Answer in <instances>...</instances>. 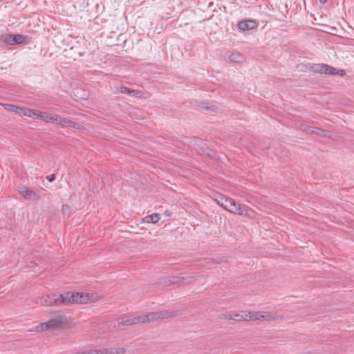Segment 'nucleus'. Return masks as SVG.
Listing matches in <instances>:
<instances>
[{"instance_id": "14", "label": "nucleus", "mask_w": 354, "mask_h": 354, "mask_svg": "<svg viewBox=\"0 0 354 354\" xmlns=\"http://www.w3.org/2000/svg\"><path fill=\"white\" fill-rule=\"evenodd\" d=\"M138 324H140L138 316L131 318V319H123L119 322V324H121L122 326H131V325H136Z\"/></svg>"}, {"instance_id": "22", "label": "nucleus", "mask_w": 354, "mask_h": 354, "mask_svg": "<svg viewBox=\"0 0 354 354\" xmlns=\"http://www.w3.org/2000/svg\"><path fill=\"white\" fill-rule=\"evenodd\" d=\"M65 127L78 129L80 127V124L67 118Z\"/></svg>"}, {"instance_id": "23", "label": "nucleus", "mask_w": 354, "mask_h": 354, "mask_svg": "<svg viewBox=\"0 0 354 354\" xmlns=\"http://www.w3.org/2000/svg\"><path fill=\"white\" fill-rule=\"evenodd\" d=\"M198 279V275H190V276H187L186 277H184V283H186V284H189L192 282H194V281H197Z\"/></svg>"}, {"instance_id": "25", "label": "nucleus", "mask_w": 354, "mask_h": 354, "mask_svg": "<svg viewBox=\"0 0 354 354\" xmlns=\"http://www.w3.org/2000/svg\"><path fill=\"white\" fill-rule=\"evenodd\" d=\"M61 116H59V115H57V114H55V115H50V120L49 122H52V123H55V124H59V120H61Z\"/></svg>"}, {"instance_id": "17", "label": "nucleus", "mask_w": 354, "mask_h": 354, "mask_svg": "<svg viewBox=\"0 0 354 354\" xmlns=\"http://www.w3.org/2000/svg\"><path fill=\"white\" fill-rule=\"evenodd\" d=\"M12 38V34H2L0 36V41L8 45H13V40Z\"/></svg>"}, {"instance_id": "26", "label": "nucleus", "mask_w": 354, "mask_h": 354, "mask_svg": "<svg viewBox=\"0 0 354 354\" xmlns=\"http://www.w3.org/2000/svg\"><path fill=\"white\" fill-rule=\"evenodd\" d=\"M302 130L307 133H313L315 128L308 126V127H305L304 129H302Z\"/></svg>"}, {"instance_id": "32", "label": "nucleus", "mask_w": 354, "mask_h": 354, "mask_svg": "<svg viewBox=\"0 0 354 354\" xmlns=\"http://www.w3.org/2000/svg\"><path fill=\"white\" fill-rule=\"evenodd\" d=\"M319 1H320V2H322L323 3H326V0H319Z\"/></svg>"}, {"instance_id": "16", "label": "nucleus", "mask_w": 354, "mask_h": 354, "mask_svg": "<svg viewBox=\"0 0 354 354\" xmlns=\"http://www.w3.org/2000/svg\"><path fill=\"white\" fill-rule=\"evenodd\" d=\"M225 319L234 320L240 322V318H242L240 313L230 312L223 315Z\"/></svg>"}, {"instance_id": "15", "label": "nucleus", "mask_w": 354, "mask_h": 354, "mask_svg": "<svg viewBox=\"0 0 354 354\" xmlns=\"http://www.w3.org/2000/svg\"><path fill=\"white\" fill-rule=\"evenodd\" d=\"M183 281H184V277L174 276V277H171L168 278L167 279V281H165V284L169 286V285H172V284L180 283Z\"/></svg>"}, {"instance_id": "10", "label": "nucleus", "mask_w": 354, "mask_h": 354, "mask_svg": "<svg viewBox=\"0 0 354 354\" xmlns=\"http://www.w3.org/2000/svg\"><path fill=\"white\" fill-rule=\"evenodd\" d=\"M41 111L25 108L22 112V116L31 118L32 119H39Z\"/></svg>"}, {"instance_id": "7", "label": "nucleus", "mask_w": 354, "mask_h": 354, "mask_svg": "<svg viewBox=\"0 0 354 354\" xmlns=\"http://www.w3.org/2000/svg\"><path fill=\"white\" fill-rule=\"evenodd\" d=\"M257 26L254 20H243L238 24V28L241 31H248L257 28Z\"/></svg>"}, {"instance_id": "35", "label": "nucleus", "mask_w": 354, "mask_h": 354, "mask_svg": "<svg viewBox=\"0 0 354 354\" xmlns=\"http://www.w3.org/2000/svg\"><path fill=\"white\" fill-rule=\"evenodd\" d=\"M212 107H213V108H212L211 109H212V110H214V108H215V106H213Z\"/></svg>"}, {"instance_id": "3", "label": "nucleus", "mask_w": 354, "mask_h": 354, "mask_svg": "<svg viewBox=\"0 0 354 354\" xmlns=\"http://www.w3.org/2000/svg\"><path fill=\"white\" fill-rule=\"evenodd\" d=\"M303 67L304 68L302 69V71L304 72L313 71L314 73L319 74L330 75H338L339 76H344L346 75V72L344 70H338L336 68L326 64H310L308 65H304L303 66Z\"/></svg>"}, {"instance_id": "29", "label": "nucleus", "mask_w": 354, "mask_h": 354, "mask_svg": "<svg viewBox=\"0 0 354 354\" xmlns=\"http://www.w3.org/2000/svg\"><path fill=\"white\" fill-rule=\"evenodd\" d=\"M46 178L49 182H53L55 180V175L51 174V175L47 176Z\"/></svg>"}, {"instance_id": "11", "label": "nucleus", "mask_w": 354, "mask_h": 354, "mask_svg": "<svg viewBox=\"0 0 354 354\" xmlns=\"http://www.w3.org/2000/svg\"><path fill=\"white\" fill-rule=\"evenodd\" d=\"M19 192L26 199H30L32 196H36V194L32 190L26 186L21 187Z\"/></svg>"}, {"instance_id": "19", "label": "nucleus", "mask_w": 354, "mask_h": 354, "mask_svg": "<svg viewBox=\"0 0 354 354\" xmlns=\"http://www.w3.org/2000/svg\"><path fill=\"white\" fill-rule=\"evenodd\" d=\"M314 134L324 138H329L330 136V133L328 131L319 129V128H315Z\"/></svg>"}, {"instance_id": "33", "label": "nucleus", "mask_w": 354, "mask_h": 354, "mask_svg": "<svg viewBox=\"0 0 354 354\" xmlns=\"http://www.w3.org/2000/svg\"><path fill=\"white\" fill-rule=\"evenodd\" d=\"M202 151H203V153H205V149H203Z\"/></svg>"}, {"instance_id": "1", "label": "nucleus", "mask_w": 354, "mask_h": 354, "mask_svg": "<svg viewBox=\"0 0 354 354\" xmlns=\"http://www.w3.org/2000/svg\"><path fill=\"white\" fill-rule=\"evenodd\" d=\"M53 304L55 306H67L74 304H86L94 301L97 296L93 294L66 292L62 294H53Z\"/></svg>"}, {"instance_id": "30", "label": "nucleus", "mask_w": 354, "mask_h": 354, "mask_svg": "<svg viewBox=\"0 0 354 354\" xmlns=\"http://www.w3.org/2000/svg\"><path fill=\"white\" fill-rule=\"evenodd\" d=\"M164 214L166 216H170L171 213L169 212V211L166 210L165 212H164Z\"/></svg>"}, {"instance_id": "27", "label": "nucleus", "mask_w": 354, "mask_h": 354, "mask_svg": "<svg viewBox=\"0 0 354 354\" xmlns=\"http://www.w3.org/2000/svg\"><path fill=\"white\" fill-rule=\"evenodd\" d=\"M241 316L242 317V318H240V322L250 320V319H249L250 312L244 313V314H241Z\"/></svg>"}, {"instance_id": "31", "label": "nucleus", "mask_w": 354, "mask_h": 354, "mask_svg": "<svg viewBox=\"0 0 354 354\" xmlns=\"http://www.w3.org/2000/svg\"><path fill=\"white\" fill-rule=\"evenodd\" d=\"M69 207L67 205H63V210L65 211V210H67V209H68Z\"/></svg>"}, {"instance_id": "18", "label": "nucleus", "mask_w": 354, "mask_h": 354, "mask_svg": "<svg viewBox=\"0 0 354 354\" xmlns=\"http://www.w3.org/2000/svg\"><path fill=\"white\" fill-rule=\"evenodd\" d=\"M13 45L15 44H22L25 43L26 37L23 35L16 34L12 35Z\"/></svg>"}, {"instance_id": "6", "label": "nucleus", "mask_w": 354, "mask_h": 354, "mask_svg": "<svg viewBox=\"0 0 354 354\" xmlns=\"http://www.w3.org/2000/svg\"><path fill=\"white\" fill-rule=\"evenodd\" d=\"M95 354H124L126 349L123 347L103 348L94 349Z\"/></svg>"}, {"instance_id": "28", "label": "nucleus", "mask_w": 354, "mask_h": 354, "mask_svg": "<svg viewBox=\"0 0 354 354\" xmlns=\"http://www.w3.org/2000/svg\"><path fill=\"white\" fill-rule=\"evenodd\" d=\"M66 120H67V118L62 117L61 120H59V124L62 125V127H65Z\"/></svg>"}, {"instance_id": "2", "label": "nucleus", "mask_w": 354, "mask_h": 354, "mask_svg": "<svg viewBox=\"0 0 354 354\" xmlns=\"http://www.w3.org/2000/svg\"><path fill=\"white\" fill-rule=\"evenodd\" d=\"M215 201L221 207L224 208L225 209L232 212L233 214L246 216V213L245 211L246 210V206H241L240 204H238L235 202V201L231 198L226 197L224 195H219Z\"/></svg>"}, {"instance_id": "13", "label": "nucleus", "mask_w": 354, "mask_h": 354, "mask_svg": "<svg viewBox=\"0 0 354 354\" xmlns=\"http://www.w3.org/2000/svg\"><path fill=\"white\" fill-rule=\"evenodd\" d=\"M282 316L277 315V314H271L266 312H261V319L271 321L281 319Z\"/></svg>"}, {"instance_id": "21", "label": "nucleus", "mask_w": 354, "mask_h": 354, "mask_svg": "<svg viewBox=\"0 0 354 354\" xmlns=\"http://www.w3.org/2000/svg\"><path fill=\"white\" fill-rule=\"evenodd\" d=\"M40 115L39 116V119L46 122H49L50 120V115L51 114L47 113V112H44V111H41V113H39Z\"/></svg>"}, {"instance_id": "20", "label": "nucleus", "mask_w": 354, "mask_h": 354, "mask_svg": "<svg viewBox=\"0 0 354 354\" xmlns=\"http://www.w3.org/2000/svg\"><path fill=\"white\" fill-rule=\"evenodd\" d=\"M160 218L158 214H153L150 216H146L145 219L147 223H156Z\"/></svg>"}, {"instance_id": "4", "label": "nucleus", "mask_w": 354, "mask_h": 354, "mask_svg": "<svg viewBox=\"0 0 354 354\" xmlns=\"http://www.w3.org/2000/svg\"><path fill=\"white\" fill-rule=\"evenodd\" d=\"M178 315L177 311H160L153 312L146 315L138 316L140 324L149 323L156 321L158 319H163L169 317H176Z\"/></svg>"}, {"instance_id": "34", "label": "nucleus", "mask_w": 354, "mask_h": 354, "mask_svg": "<svg viewBox=\"0 0 354 354\" xmlns=\"http://www.w3.org/2000/svg\"><path fill=\"white\" fill-rule=\"evenodd\" d=\"M212 107H213V108H212L211 109H212V110H214V108H215V106H213Z\"/></svg>"}, {"instance_id": "9", "label": "nucleus", "mask_w": 354, "mask_h": 354, "mask_svg": "<svg viewBox=\"0 0 354 354\" xmlns=\"http://www.w3.org/2000/svg\"><path fill=\"white\" fill-rule=\"evenodd\" d=\"M1 105L7 111L13 112L20 116H22V112L24 111V107L15 106V105L11 104H2Z\"/></svg>"}, {"instance_id": "24", "label": "nucleus", "mask_w": 354, "mask_h": 354, "mask_svg": "<svg viewBox=\"0 0 354 354\" xmlns=\"http://www.w3.org/2000/svg\"><path fill=\"white\" fill-rule=\"evenodd\" d=\"M261 312H250L249 319L252 321L261 319Z\"/></svg>"}, {"instance_id": "8", "label": "nucleus", "mask_w": 354, "mask_h": 354, "mask_svg": "<svg viewBox=\"0 0 354 354\" xmlns=\"http://www.w3.org/2000/svg\"><path fill=\"white\" fill-rule=\"evenodd\" d=\"M52 297H53V295H46L37 298L35 303L45 306H54Z\"/></svg>"}, {"instance_id": "5", "label": "nucleus", "mask_w": 354, "mask_h": 354, "mask_svg": "<svg viewBox=\"0 0 354 354\" xmlns=\"http://www.w3.org/2000/svg\"><path fill=\"white\" fill-rule=\"evenodd\" d=\"M68 324L67 317L65 315H60L55 318L50 319L46 322L41 324V330H55L63 327Z\"/></svg>"}, {"instance_id": "12", "label": "nucleus", "mask_w": 354, "mask_h": 354, "mask_svg": "<svg viewBox=\"0 0 354 354\" xmlns=\"http://www.w3.org/2000/svg\"><path fill=\"white\" fill-rule=\"evenodd\" d=\"M120 92L122 93L131 95L132 96H135L137 97H141V94H142V92L140 91L131 89L130 88L125 87V86L120 88Z\"/></svg>"}]
</instances>
